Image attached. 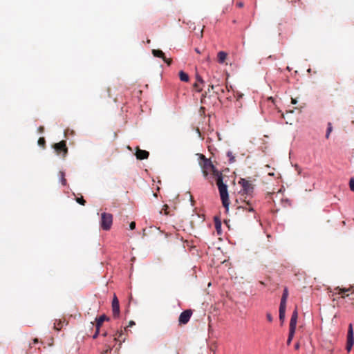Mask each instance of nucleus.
Instances as JSON below:
<instances>
[{
    "label": "nucleus",
    "mask_w": 354,
    "mask_h": 354,
    "mask_svg": "<svg viewBox=\"0 0 354 354\" xmlns=\"http://www.w3.org/2000/svg\"><path fill=\"white\" fill-rule=\"evenodd\" d=\"M218 189L219 191L222 204H223V207L226 209V210H227L228 207H229V205H230L229 195H228V192H227V185H225L224 186H221V187H218Z\"/></svg>",
    "instance_id": "3"
},
{
    "label": "nucleus",
    "mask_w": 354,
    "mask_h": 354,
    "mask_svg": "<svg viewBox=\"0 0 354 354\" xmlns=\"http://www.w3.org/2000/svg\"><path fill=\"white\" fill-rule=\"evenodd\" d=\"M196 81L198 82H199L201 84H203L204 83L203 80L202 79V77L198 74L196 75Z\"/></svg>",
    "instance_id": "29"
},
{
    "label": "nucleus",
    "mask_w": 354,
    "mask_h": 354,
    "mask_svg": "<svg viewBox=\"0 0 354 354\" xmlns=\"http://www.w3.org/2000/svg\"><path fill=\"white\" fill-rule=\"evenodd\" d=\"M295 332H291V330H289V335H288V340H287V344L289 345L290 343H291V341L292 339V337L294 336V334H295Z\"/></svg>",
    "instance_id": "25"
},
{
    "label": "nucleus",
    "mask_w": 354,
    "mask_h": 354,
    "mask_svg": "<svg viewBox=\"0 0 354 354\" xmlns=\"http://www.w3.org/2000/svg\"><path fill=\"white\" fill-rule=\"evenodd\" d=\"M179 78L181 81L187 82L189 80V75L183 71L179 72Z\"/></svg>",
    "instance_id": "15"
},
{
    "label": "nucleus",
    "mask_w": 354,
    "mask_h": 354,
    "mask_svg": "<svg viewBox=\"0 0 354 354\" xmlns=\"http://www.w3.org/2000/svg\"><path fill=\"white\" fill-rule=\"evenodd\" d=\"M135 227H136V223L133 221L130 223L129 228H130V230H133L135 229Z\"/></svg>",
    "instance_id": "34"
},
{
    "label": "nucleus",
    "mask_w": 354,
    "mask_h": 354,
    "mask_svg": "<svg viewBox=\"0 0 354 354\" xmlns=\"http://www.w3.org/2000/svg\"><path fill=\"white\" fill-rule=\"evenodd\" d=\"M288 297V290L285 288L281 299L280 306H286V301Z\"/></svg>",
    "instance_id": "13"
},
{
    "label": "nucleus",
    "mask_w": 354,
    "mask_h": 354,
    "mask_svg": "<svg viewBox=\"0 0 354 354\" xmlns=\"http://www.w3.org/2000/svg\"><path fill=\"white\" fill-rule=\"evenodd\" d=\"M239 183L242 187V192L243 194L250 195L254 190V185L249 180L245 178H241Z\"/></svg>",
    "instance_id": "4"
},
{
    "label": "nucleus",
    "mask_w": 354,
    "mask_h": 354,
    "mask_svg": "<svg viewBox=\"0 0 354 354\" xmlns=\"http://www.w3.org/2000/svg\"><path fill=\"white\" fill-rule=\"evenodd\" d=\"M296 103H297V100H296V99H293V98H292V104H296Z\"/></svg>",
    "instance_id": "40"
},
{
    "label": "nucleus",
    "mask_w": 354,
    "mask_h": 354,
    "mask_svg": "<svg viewBox=\"0 0 354 354\" xmlns=\"http://www.w3.org/2000/svg\"><path fill=\"white\" fill-rule=\"evenodd\" d=\"M203 29H201L200 30V37H203Z\"/></svg>",
    "instance_id": "42"
},
{
    "label": "nucleus",
    "mask_w": 354,
    "mask_h": 354,
    "mask_svg": "<svg viewBox=\"0 0 354 354\" xmlns=\"http://www.w3.org/2000/svg\"><path fill=\"white\" fill-rule=\"evenodd\" d=\"M286 306H279V319L283 322L285 319Z\"/></svg>",
    "instance_id": "16"
},
{
    "label": "nucleus",
    "mask_w": 354,
    "mask_h": 354,
    "mask_svg": "<svg viewBox=\"0 0 354 354\" xmlns=\"http://www.w3.org/2000/svg\"><path fill=\"white\" fill-rule=\"evenodd\" d=\"M59 175H60V180H61V183L63 185H66V180L65 178V174H64V172L63 171H60L59 172Z\"/></svg>",
    "instance_id": "23"
},
{
    "label": "nucleus",
    "mask_w": 354,
    "mask_h": 354,
    "mask_svg": "<svg viewBox=\"0 0 354 354\" xmlns=\"http://www.w3.org/2000/svg\"><path fill=\"white\" fill-rule=\"evenodd\" d=\"M136 156L137 159L144 160L148 158L149 153L147 151L140 149L139 148H138L136 153Z\"/></svg>",
    "instance_id": "11"
},
{
    "label": "nucleus",
    "mask_w": 354,
    "mask_h": 354,
    "mask_svg": "<svg viewBox=\"0 0 354 354\" xmlns=\"http://www.w3.org/2000/svg\"><path fill=\"white\" fill-rule=\"evenodd\" d=\"M33 342H34V344L37 343V342H38V339L35 338V339H34V340H33Z\"/></svg>",
    "instance_id": "43"
},
{
    "label": "nucleus",
    "mask_w": 354,
    "mask_h": 354,
    "mask_svg": "<svg viewBox=\"0 0 354 354\" xmlns=\"http://www.w3.org/2000/svg\"><path fill=\"white\" fill-rule=\"evenodd\" d=\"M196 50L198 53H200V51H199V50H198V48H196V50Z\"/></svg>",
    "instance_id": "46"
},
{
    "label": "nucleus",
    "mask_w": 354,
    "mask_h": 354,
    "mask_svg": "<svg viewBox=\"0 0 354 354\" xmlns=\"http://www.w3.org/2000/svg\"><path fill=\"white\" fill-rule=\"evenodd\" d=\"M98 334H99V330H97L96 329V332H95V334L93 335V339L97 338V337Z\"/></svg>",
    "instance_id": "38"
},
{
    "label": "nucleus",
    "mask_w": 354,
    "mask_h": 354,
    "mask_svg": "<svg viewBox=\"0 0 354 354\" xmlns=\"http://www.w3.org/2000/svg\"><path fill=\"white\" fill-rule=\"evenodd\" d=\"M113 223V216L111 214L109 213H102L101 214V221L100 225L101 227L104 230H110L111 225Z\"/></svg>",
    "instance_id": "2"
},
{
    "label": "nucleus",
    "mask_w": 354,
    "mask_h": 354,
    "mask_svg": "<svg viewBox=\"0 0 354 354\" xmlns=\"http://www.w3.org/2000/svg\"><path fill=\"white\" fill-rule=\"evenodd\" d=\"M354 344L353 329L351 324H349L347 333L346 349L349 352Z\"/></svg>",
    "instance_id": "7"
},
{
    "label": "nucleus",
    "mask_w": 354,
    "mask_h": 354,
    "mask_svg": "<svg viewBox=\"0 0 354 354\" xmlns=\"http://www.w3.org/2000/svg\"><path fill=\"white\" fill-rule=\"evenodd\" d=\"M38 145L39 146H41L42 147H45L46 140H45V138L44 137H41V138H39V140H38Z\"/></svg>",
    "instance_id": "24"
},
{
    "label": "nucleus",
    "mask_w": 354,
    "mask_h": 354,
    "mask_svg": "<svg viewBox=\"0 0 354 354\" xmlns=\"http://www.w3.org/2000/svg\"><path fill=\"white\" fill-rule=\"evenodd\" d=\"M152 54L154 57L162 58L163 61L167 64V65H170L172 62L171 59L167 58L165 55V53L160 49L152 50Z\"/></svg>",
    "instance_id": "9"
},
{
    "label": "nucleus",
    "mask_w": 354,
    "mask_h": 354,
    "mask_svg": "<svg viewBox=\"0 0 354 354\" xmlns=\"http://www.w3.org/2000/svg\"><path fill=\"white\" fill-rule=\"evenodd\" d=\"M351 294H354V290L351 292Z\"/></svg>",
    "instance_id": "48"
},
{
    "label": "nucleus",
    "mask_w": 354,
    "mask_h": 354,
    "mask_svg": "<svg viewBox=\"0 0 354 354\" xmlns=\"http://www.w3.org/2000/svg\"><path fill=\"white\" fill-rule=\"evenodd\" d=\"M103 335H104V336H106V333H104L103 334Z\"/></svg>",
    "instance_id": "47"
},
{
    "label": "nucleus",
    "mask_w": 354,
    "mask_h": 354,
    "mask_svg": "<svg viewBox=\"0 0 354 354\" xmlns=\"http://www.w3.org/2000/svg\"><path fill=\"white\" fill-rule=\"evenodd\" d=\"M63 326V324L61 319L56 321L54 324V328L57 330H60Z\"/></svg>",
    "instance_id": "19"
},
{
    "label": "nucleus",
    "mask_w": 354,
    "mask_h": 354,
    "mask_svg": "<svg viewBox=\"0 0 354 354\" xmlns=\"http://www.w3.org/2000/svg\"><path fill=\"white\" fill-rule=\"evenodd\" d=\"M168 208H169V207H168V205H164V208H163V209H164V211H165V214H167H167H169V213H168V212H167V209H168Z\"/></svg>",
    "instance_id": "35"
},
{
    "label": "nucleus",
    "mask_w": 354,
    "mask_h": 354,
    "mask_svg": "<svg viewBox=\"0 0 354 354\" xmlns=\"http://www.w3.org/2000/svg\"><path fill=\"white\" fill-rule=\"evenodd\" d=\"M335 290H339L338 294H345L346 292L351 291V288H339V287H337Z\"/></svg>",
    "instance_id": "20"
},
{
    "label": "nucleus",
    "mask_w": 354,
    "mask_h": 354,
    "mask_svg": "<svg viewBox=\"0 0 354 354\" xmlns=\"http://www.w3.org/2000/svg\"><path fill=\"white\" fill-rule=\"evenodd\" d=\"M136 324H135V322L131 320L129 322V324L127 326V327H131L133 326H134Z\"/></svg>",
    "instance_id": "36"
},
{
    "label": "nucleus",
    "mask_w": 354,
    "mask_h": 354,
    "mask_svg": "<svg viewBox=\"0 0 354 354\" xmlns=\"http://www.w3.org/2000/svg\"><path fill=\"white\" fill-rule=\"evenodd\" d=\"M122 335V331L117 332L115 337H114V341H117L118 337L120 338Z\"/></svg>",
    "instance_id": "32"
},
{
    "label": "nucleus",
    "mask_w": 354,
    "mask_h": 354,
    "mask_svg": "<svg viewBox=\"0 0 354 354\" xmlns=\"http://www.w3.org/2000/svg\"><path fill=\"white\" fill-rule=\"evenodd\" d=\"M244 203H245V206L244 205L241 206L242 208L245 209L246 210H248L249 212H253L254 211V209L252 207V204H251V203L249 201H244Z\"/></svg>",
    "instance_id": "18"
},
{
    "label": "nucleus",
    "mask_w": 354,
    "mask_h": 354,
    "mask_svg": "<svg viewBox=\"0 0 354 354\" xmlns=\"http://www.w3.org/2000/svg\"><path fill=\"white\" fill-rule=\"evenodd\" d=\"M297 320L290 319L289 330L295 332Z\"/></svg>",
    "instance_id": "17"
},
{
    "label": "nucleus",
    "mask_w": 354,
    "mask_h": 354,
    "mask_svg": "<svg viewBox=\"0 0 354 354\" xmlns=\"http://www.w3.org/2000/svg\"><path fill=\"white\" fill-rule=\"evenodd\" d=\"M200 157L201 159L200 165L205 177H207L209 173H212V174L214 175V171H218L213 165L212 162L209 159H207L204 155L201 154Z\"/></svg>",
    "instance_id": "1"
},
{
    "label": "nucleus",
    "mask_w": 354,
    "mask_h": 354,
    "mask_svg": "<svg viewBox=\"0 0 354 354\" xmlns=\"http://www.w3.org/2000/svg\"><path fill=\"white\" fill-rule=\"evenodd\" d=\"M227 57V54L225 52H224V51L218 52V55H217L218 62L220 64L224 63Z\"/></svg>",
    "instance_id": "14"
},
{
    "label": "nucleus",
    "mask_w": 354,
    "mask_h": 354,
    "mask_svg": "<svg viewBox=\"0 0 354 354\" xmlns=\"http://www.w3.org/2000/svg\"><path fill=\"white\" fill-rule=\"evenodd\" d=\"M53 148L57 155H62L63 158L66 157L68 153V148L66 147V141L62 140L58 143H55L53 145Z\"/></svg>",
    "instance_id": "5"
},
{
    "label": "nucleus",
    "mask_w": 354,
    "mask_h": 354,
    "mask_svg": "<svg viewBox=\"0 0 354 354\" xmlns=\"http://www.w3.org/2000/svg\"><path fill=\"white\" fill-rule=\"evenodd\" d=\"M44 127H42V126H41V127H39L38 128V131H39V133H43V132H44Z\"/></svg>",
    "instance_id": "37"
},
{
    "label": "nucleus",
    "mask_w": 354,
    "mask_h": 354,
    "mask_svg": "<svg viewBox=\"0 0 354 354\" xmlns=\"http://www.w3.org/2000/svg\"><path fill=\"white\" fill-rule=\"evenodd\" d=\"M109 318L107 316H106L105 315H102L100 316L98 318H96V319H95L96 329L97 330H100V328L102 326L103 322L104 321H109Z\"/></svg>",
    "instance_id": "12"
},
{
    "label": "nucleus",
    "mask_w": 354,
    "mask_h": 354,
    "mask_svg": "<svg viewBox=\"0 0 354 354\" xmlns=\"http://www.w3.org/2000/svg\"><path fill=\"white\" fill-rule=\"evenodd\" d=\"M213 88H214V86L213 85H210L209 86L208 91H211V89H213Z\"/></svg>",
    "instance_id": "41"
},
{
    "label": "nucleus",
    "mask_w": 354,
    "mask_h": 354,
    "mask_svg": "<svg viewBox=\"0 0 354 354\" xmlns=\"http://www.w3.org/2000/svg\"><path fill=\"white\" fill-rule=\"evenodd\" d=\"M198 82H195L194 84V87L196 89L198 92H201L202 91V88L199 86Z\"/></svg>",
    "instance_id": "30"
},
{
    "label": "nucleus",
    "mask_w": 354,
    "mask_h": 354,
    "mask_svg": "<svg viewBox=\"0 0 354 354\" xmlns=\"http://www.w3.org/2000/svg\"><path fill=\"white\" fill-rule=\"evenodd\" d=\"M192 315V311L191 310H186L182 312L178 318L179 325H185L187 324Z\"/></svg>",
    "instance_id": "8"
},
{
    "label": "nucleus",
    "mask_w": 354,
    "mask_h": 354,
    "mask_svg": "<svg viewBox=\"0 0 354 354\" xmlns=\"http://www.w3.org/2000/svg\"><path fill=\"white\" fill-rule=\"evenodd\" d=\"M332 131H333L332 124L330 122H328V123L327 131H326V138L327 139L329 138L330 133H331Z\"/></svg>",
    "instance_id": "21"
},
{
    "label": "nucleus",
    "mask_w": 354,
    "mask_h": 354,
    "mask_svg": "<svg viewBox=\"0 0 354 354\" xmlns=\"http://www.w3.org/2000/svg\"><path fill=\"white\" fill-rule=\"evenodd\" d=\"M227 156L229 158L230 163L235 162L236 159L232 151H228L227 153Z\"/></svg>",
    "instance_id": "22"
},
{
    "label": "nucleus",
    "mask_w": 354,
    "mask_h": 354,
    "mask_svg": "<svg viewBox=\"0 0 354 354\" xmlns=\"http://www.w3.org/2000/svg\"><path fill=\"white\" fill-rule=\"evenodd\" d=\"M266 317L268 322H272V317L270 313H267Z\"/></svg>",
    "instance_id": "33"
},
{
    "label": "nucleus",
    "mask_w": 354,
    "mask_h": 354,
    "mask_svg": "<svg viewBox=\"0 0 354 354\" xmlns=\"http://www.w3.org/2000/svg\"><path fill=\"white\" fill-rule=\"evenodd\" d=\"M213 176L215 178V180H216V185L218 186V188L226 185L225 183H223V174L221 172H220L219 171H214Z\"/></svg>",
    "instance_id": "10"
},
{
    "label": "nucleus",
    "mask_w": 354,
    "mask_h": 354,
    "mask_svg": "<svg viewBox=\"0 0 354 354\" xmlns=\"http://www.w3.org/2000/svg\"><path fill=\"white\" fill-rule=\"evenodd\" d=\"M112 350V348L110 346H107L106 348L102 354H108Z\"/></svg>",
    "instance_id": "31"
},
{
    "label": "nucleus",
    "mask_w": 354,
    "mask_h": 354,
    "mask_svg": "<svg viewBox=\"0 0 354 354\" xmlns=\"http://www.w3.org/2000/svg\"><path fill=\"white\" fill-rule=\"evenodd\" d=\"M111 309L113 317L115 319L118 318L120 314V304L119 300L115 294H114L113 297Z\"/></svg>",
    "instance_id": "6"
},
{
    "label": "nucleus",
    "mask_w": 354,
    "mask_h": 354,
    "mask_svg": "<svg viewBox=\"0 0 354 354\" xmlns=\"http://www.w3.org/2000/svg\"><path fill=\"white\" fill-rule=\"evenodd\" d=\"M299 344L295 345V348L296 349L299 348Z\"/></svg>",
    "instance_id": "45"
},
{
    "label": "nucleus",
    "mask_w": 354,
    "mask_h": 354,
    "mask_svg": "<svg viewBox=\"0 0 354 354\" xmlns=\"http://www.w3.org/2000/svg\"><path fill=\"white\" fill-rule=\"evenodd\" d=\"M237 6L239 7V8H242L243 6V2H239L237 3Z\"/></svg>",
    "instance_id": "39"
},
{
    "label": "nucleus",
    "mask_w": 354,
    "mask_h": 354,
    "mask_svg": "<svg viewBox=\"0 0 354 354\" xmlns=\"http://www.w3.org/2000/svg\"><path fill=\"white\" fill-rule=\"evenodd\" d=\"M297 318H298V313H297V310L295 309L293 312H292V316H291V319H296L297 320Z\"/></svg>",
    "instance_id": "28"
},
{
    "label": "nucleus",
    "mask_w": 354,
    "mask_h": 354,
    "mask_svg": "<svg viewBox=\"0 0 354 354\" xmlns=\"http://www.w3.org/2000/svg\"><path fill=\"white\" fill-rule=\"evenodd\" d=\"M349 187L351 191L354 192V178H351L349 180Z\"/></svg>",
    "instance_id": "27"
},
{
    "label": "nucleus",
    "mask_w": 354,
    "mask_h": 354,
    "mask_svg": "<svg viewBox=\"0 0 354 354\" xmlns=\"http://www.w3.org/2000/svg\"><path fill=\"white\" fill-rule=\"evenodd\" d=\"M76 201H77L79 204H80V205H85V203H86V201L83 198V197H82V196H81V197H80V198H76Z\"/></svg>",
    "instance_id": "26"
},
{
    "label": "nucleus",
    "mask_w": 354,
    "mask_h": 354,
    "mask_svg": "<svg viewBox=\"0 0 354 354\" xmlns=\"http://www.w3.org/2000/svg\"><path fill=\"white\" fill-rule=\"evenodd\" d=\"M220 226H221V223H216V228H218V227H220Z\"/></svg>",
    "instance_id": "44"
}]
</instances>
